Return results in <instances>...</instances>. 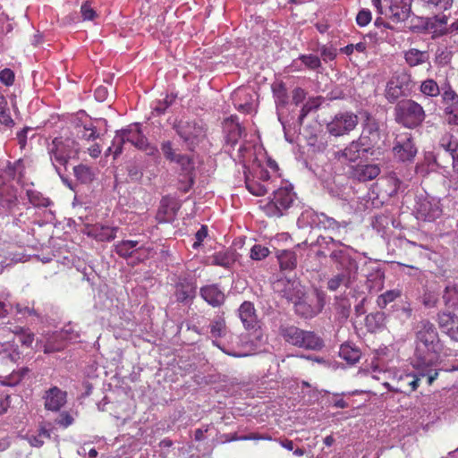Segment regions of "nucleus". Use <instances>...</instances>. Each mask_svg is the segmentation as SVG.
<instances>
[{
    "label": "nucleus",
    "instance_id": "nucleus-1",
    "mask_svg": "<svg viewBox=\"0 0 458 458\" xmlns=\"http://www.w3.org/2000/svg\"><path fill=\"white\" fill-rule=\"evenodd\" d=\"M417 356L419 365L425 368L435 365L439 359L442 344L435 326L425 321L417 332Z\"/></svg>",
    "mask_w": 458,
    "mask_h": 458
},
{
    "label": "nucleus",
    "instance_id": "nucleus-2",
    "mask_svg": "<svg viewBox=\"0 0 458 458\" xmlns=\"http://www.w3.org/2000/svg\"><path fill=\"white\" fill-rule=\"evenodd\" d=\"M22 168L21 160L0 170V215L12 216L18 209L20 200L18 189L13 184L16 171Z\"/></svg>",
    "mask_w": 458,
    "mask_h": 458
},
{
    "label": "nucleus",
    "instance_id": "nucleus-3",
    "mask_svg": "<svg viewBox=\"0 0 458 458\" xmlns=\"http://www.w3.org/2000/svg\"><path fill=\"white\" fill-rule=\"evenodd\" d=\"M129 142L139 149L146 151L148 155H153L157 151V148L151 146L148 142V139L141 132L138 123L130 125L127 129L117 132L113 140L112 146L108 148V151H113L114 157L123 151V145Z\"/></svg>",
    "mask_w": 458,
    "mask_h": 458
},
{
    "label": "nucleus",
    "instance_id": "nucleus-4",
    "mask_svg": "<svg viewBox=\"0 0 458 458\" xmlns=\"http://www.w3.org/2000/svg\"><path fill=\"white\" fill-rule=\"evenodd\" d=\"M284 340L294 346L307 350H319L323 340L312 331H305L295 326H282L279 329Z\"/></svg>",
    "mask_w": 458,
    "mask_h": 458
},
{
    "label": "nucleus",
    "instance_id": "nucleus-5",
    "mask_svg": "<svg viewBox=\"0 0 458 458\" xmlns=\"http://www.w3.org/2000/svg\"><path fill=\"white\" fill-rule=\"evenodd\" d=\"M77 143L70 138L55 137L48 144L47 151L52 165L58 174H61L60 167H66L69 160L78 153Z\"/></svg>",
    "mask_w": 458,
    "mask_h": 458
},
{
    "label": "nucleus",
    "instance_id": "nucleus-6",
    "mask_svg": "<svg viewBox=\"0 0 458 458\" xmlns=\"http://www.w3.org/2000/svg\"><path fill=\"white\" fill-rule=\"evenodd\" d=\"M174 129L190 151H194L206 138L207 128L202 121L181 119L174 123Z\"/></svg>",
    "mask_w": 458,
    "mask_h": 458
},
{
    "label": "nucleus",
    "instance_id": "nucleus-7",
    "mask_svg": "<svg viewBox=\"0 0 458 458\" xmlns=\"http://www.w3.org/2000/svg\"><path fill=\"white\" fill-rule=\"evenodd\" d=\"M395 121L407 128L419 126L425 119L423 107L412 99H403L394 107Z\"/></svg>",
    "mask_w": 458,
    "mask_h": 458
},
{
    "label": "nucleus",
    "instance_id": "nucleus-8",
    "mask_svg": "<svg viewBox=\"0 0 458 458\" xmlns=\"http://www.w3.org/2000/svg\"><path fill=\"white\" fill-rule=\"evenodd\" d=\"M411 0H373L377 11L394 22L409 17Z\"/></svg>",
    "mask_w": 458,
    "mask_h": 458
},
{
    "label": "nucleus",
    "instance_id": "nucleus-9",
    "mask_svg": "<svg viewBox=\"0 0 458 458\" xmlns=\"http://www.w3.org/2000/svg\"><path fill=\"white\" fill-rule=\"evenodd\" d=\"M293 186L288 184L273 191V199L267 204L265 209L270 216H281L284 210L288 209L293 200L294 192Z\"/></svg>",
    "mask_w": 458,
    "mask_h": 458
},
{
    "label": "nucleus",
    "instance_id": "nucleus-10",
    "mask_svg": "<svg viewBox=\"0 0 458 458\" xmlns=\"http://www.w3.org/2000/svg\"><path fill=\"white\" fill-rule=\"evenodd\" d=\"M393 154L400 162H412L417 148L412 134L408 131L400 132L396 135L393 147Z\"/></svg>",
    "mask_w": 458,
    "mask_h": 458
},
{
    "label": "nucleus",
    "instance_id": "nucleus-11",
    "mask_svg": "<svg viewBox=\"0 0 458 458\" xmlns=\"http://www.w3.org/2000/svg\"><path fill=\"white\" fill-rule=\"evenodd\" d=\"M425 376L424 373L417 375L412 372H399L394 375L393 384L386 382L384 386L392 392L410 394L418 388L420 377Z\"/></svg>",
    "mask_w": 458,
    "mask_h": 458
},
{
    "label": "nucleus",
    "instance_id": "nucleus-12",
    "mask_svg": "<svg viewBox=\"0 0 458 458\" xmlns=\"http://www.w3.org/2000/svg\"><path fill=\"white\" fill-rule=\"evenodd\" d=\"M369 152L363 138L352 140L344 149L334 153L335 159L341 163L356 162Z\"/></svg>",
    "mask_w": 458,
    "mask_h": 458
},
{
    "label": "nucleus",
    "instance_id": "nucleus-13",
    "mask_svg": "<svg viewBox=\"0 0 458 458\" xmlns=\"http://www.w3.org/2000/svg\"><path fill=\"white\" fill-rule=\"evenodd\" d=\"M358 123V116L352 113L337 114L327 124V131L334 136H342L352 131Z\"/></svg>",
    "mask_w": 458,
    "mask_h": 458
},
{
    "label": "nucleus",
    "instance_id": "nucleus-14",
    "mask_svg": "<svg viewBox=\"0 0 458 458\" xmlns=\"http://www.w3.org/2000/svg\"><path fill=\"white\" fill-rule=\"evenodd\" d=\"M442 208L438 200L420 199L416 207V217L425 222H433L442 216Z\"/></svg>",
    "mask_w": 458,
    "mask_h": 458
},
{
    "label": "nucleus",
    "instance_id": "nucleus-15",
    "mask_svg": "<svg viewBox=\"0 0 458 458\" xmlns=\"http://www.w3.org/2000/svg\"><path fill=\"white\" fill-rule=\"evenodd\" d=\"M437 322L444 334L458 342V316L449 310H441L437 315Z\"/></svg>",
    "mask_w": 458,
    "mask_h": 458
},
{
    "label": "nucleus",
    "instance_id": "nucleus-16",
    "mask_svg": "<svg viewBox=\"0 0 458 458\" xmlns=\"http://www.w3.org/2000/svg\"><path fill=\"white\" fill-rule=\"evenodd\" d=\"M380 171V167L375 164H358L350 166L348 177L352 181L366 182L377 178Z\"/></svg>",
    "mask_w": 458,
    "mask_h": 458
},
{
    "label": "nucleus",
    "instance_id": "nucleus-17",
    "mask_svg": "<svg viewBox=\"0 0 458 458\" xmlns=\"http://www.w3.org/2000/svg\"><path fill=\"white\" fill-rule=\"evenodd\" d=\"M199 295L206 302L214 308L222 306L225 301V294L217 284L201 286Z\"/></svg>",
    "mask_w": 458,
    "mask_h": 458
},
{
    "label": "nucleus",
    "instance_id": "nucleus-18",
    "mask_svg": "<svg viewBox=\"0 0 458 458\" xmlns=\"http://www.w3.org/2000/svg\"><path fill=\"white\" fill-rule=\"evenodd\" d=\"M43 398L47 410L58 411L66 403L67 393L57 386H53L46 391Z\"/></svg>",
    "mask_w": 458,
    "mask_h": 458
},
{
    "label": "nucleus",
    "instance_id": "nucleus-19",
    "mask_svg": "<svg viewBox=\"0 0 458 458\" xmlns=\"http://www.w3.org/2000/svg\"><path fill=\"white\" fill-rule=\"evenodd\" d=\"M173 162L176 163L187 177L188 182L180 186L182 192H188L194 184V162L191 157L180 154Z\"/></svg>",
    "mask_w": 458,
    "mask_h": 458
},
{
    "label": "nucleus",
    "instance_id": "nucleus-20",
    "mask_svg": "<svg viewBox=\"0 0 458 458\" xmlns=\"http://www.w3.org/2000/svg\"><path fill=\"white\" fill-rule=\"evenodd\" d=\"M197 284L191 279L180 277L175 284L174 295L178 302L193 300L196 296Z\"/></svg>",
    "mask_w": 458,
    "mask_h": 458
},
{
    "label": "nucleus",
    "instance_id": "nucleus-21",
    "mask_svg": "<svg viewBox=\"0 0 458 458\" xmlns=\"http://www.w3.org/2000/svg\"><path fill=\"white\" fill-rule=\"evenodd\" d=\"M239 318L246 329H253L258 324V316L251 301H243L238 309Z\"/></svg>",
    "mask_w": 458,
    "mask_h": 458
},
{
    "label": "nucleus",
    "instance_id": "nucleus-22",
    "mask_svg": "<svg viewBox=\"0 0 458 458\" xmlns=\"http://www.w3.org/2000/svg\"><path fill=\"white\" fill-rule=\"evenodd\" d=\"M236 261V253L233 250H225L215 252L208 257L207 265L218 266L224 268H230Z\"/></svg>",
    "mask_w": 458,
    "mask_h": 458
},
{
    "label": "nucleus",
    "instance_id": "nucleus-23",
    "mask_svg": "<svg viewBox=\"0 0 458 458\" xmlns=\"http://www.w3.org/2000/svg\"><path fill=\"white\" fill-rule=\"evenodd\" d=\"M405 76H396L393 77L386 84V98L390 103L395 102L400 97L404 95L405 85L404 80Z\"/></svg>",
    "mask_w": 458,
    "mask_h": 458
},
{
    "label": "nucleus",
    "instance_id": "nucleus-24",
    "mask_svg": "<svg viewBox=\"0 0 458 458\" xmlns=\"http://www.w3.org/2000/svg\"><path fill=\"white\" fill-rule=\"evenodd\" d=\"M118 227H110L102 225H94L89 231V235L99 242H110L116 237Z\"/></svg>",
    "mask_w": 458,
    "mask_h": 458
},
{
    "label": "nucleus",
    "instance_id": "nucleus-25",
    "mask_svg": "<svg viewBox=\"0 0 458 458\" xmlns=\"http://www.w3.org/2000/svg\"><path fill=\"white\" fill-rule=\"evenodd\" d=\"M73 123L78 138L86 140H95L99 137L96 127L91 122L84 123L80 119H76Z\"/></svg>",
    "mask_w": 458,
    "mask_h": 458
},
{
    "label": "nucleus",
    "instance_id": "nucleus-26",
    "mask_svg": "<svg viewBox=\"0 0 458 458\" xmlns=\"http://www.w3.org/2000/svg\"><path fill=\"white\" fill-rule=\"evenodd\" d=\"M140 242L135 240H123L114 245L115 253L123 259L133 257L134 253L143 249L139 246Z\"/></svg>",
    "mask_w": 458,
    "mask_h": 458
},
{
    "label": "nucleus",
    "instance_id": "nucleus-27",
    "mask_svg": "<svg viewBox=\"0 0 458 458\" xmlns=\"http://www.w3.org/2000/svg\"><path fill=\"white\" fill-rule=\"evenodd\" d=\"M21 353L14 340L0 344V360L2 362H6L7 360L16 362L21 359Z\"/></svg>",
    "mask_w": 458,
    "mask_h": 458
},
{
    "label": "nucleus",
    "instance_id": "nucleus-28",
    "mask_svg": "<svg viewBox=\"0 0 458 458\" xmlns=\"http://www.w3.org/2000/svg\"><path fill=\"white\" fill-rule=\"evenodd\" d=\"M271 88L277 110L286 107L289 96L285 84L283 81L275 82Z\"/></svg>",
    "mask_w": 458,
    "mask_h": 458
},
{
    "label": "nucleus",
    "instance_id": "nucleus-29",
    "mask_svg": "<svg viewBox=\"0 0 458 458\" xmlns=\"http://www.w3.org/2000/svg\"><path fill=\"white\" fill-rule=\"evenodd\" d=\"M442 299L447 310H458V286L456 284L446 285Z\"/></svg>",
    "mask_w": 458,
    "mask_h": 458
},
{
    "label": "nucleus",
    "instance_id": "nucleus-30",
    "mask_svg": "<svg viewBox=\"0 0 458 458\" xmlns=\"http://www.w3.org/2000/svg\"><path fill=\"white\" fill-rule=\"evenodd\" d=\"M276 257L282 270H293L297 266V257L293 250H279Z\"/></svg>",
    "mask_w": 458,
    "mask_h": 458
},
{
    "label": "nucleus",
    "instance_id": "nucleus-31",
    "mask_svg": "<svg viewBox=\"0 0 458 458\" xmlns=\"http://www.w3.org/2000/svg\"><path fill=\"white\" fill-rule=\"evenodd\" d=\"M245 175V185L247 190L255 196H264L267 194L268 191H270L272 188L270 187V182H267V184H263L259 181H256L254 179H250V176L247 174V172L244 171Z\"/></svg>",
    "mask_w": 458,
    "mask_h": 458
},
{
    "label": "nucleus",
    "instance_id": "nucleus-32",
    "mask_svg": "<svg viewBox=\"0 0 458 458\" xmlns=\"http://www.w3.org/2000/svg\"><path fill=\"white\" fill-rule=\"evenodd\" d=\"M404 58L410 66H417L428 62V54L426 51L411 48L405 52Z\"/></svg>",
    "mask_w": 458,
    "mask_h": 458
},
{
    "label": "nucleus",
    "instance_id": "nucleus-33",
    "mask_svg": "<svg viewBox=\"0 0 458 458\" xmlns=\"http://www.w3.org/2000/svg\"><path fill=\"white\" fill-rule=\"evenodd\" d=\"M360 351L350 345L349 344H342L339 351V356L346 360L349 364H355L360 359Z\"/></svg>",
    "mask_w": 458,
    "mask_h": 458
},
{
    "label": "nucleus",
    "instance_id": "nucleus-34",
    "mask_svg": "<svg viewBox=\"0 0 458 458\" xmlns=\"http://www.w3.org/2000/svg\"><path fill=\"white\" fill-rule=\"evenodd\" d=\"M209 330L211 337L215 339L225 336L227 332L225 318L223 316L215 317L209 324Z\"/></svg>",
    "mask_w": 458,
    "mask_h": 458
},
{
    "label": "nucleus",
    "instance_id": "nucleus-35",
    "mask_svg": "<svg viewBox=\"0 0 458 458\" xmlns=\"http://www.w3.org/2000/svg\"><path fill=\"white\" fill-rule=\"evenodd\" d=\"M28 199L35 208H47L52 204L49 198L45 197L41 192L36 190H27Z\"/></svg>",
    "mask_w": 458,
    "mask_h": 458
},
{
    "label": "nucleus",
    "instance_id": "nucleus-36",
    "mask_svg": "<svg viewBox=\"0 0 458 458\" xmlns=\"http://www.w3.org/2000/svg\"><path fill=\"white\" fill-rule=\"evenodd\" d=\"M386 316L382 311L369 313L366 316V326L371 330H377L383 327L386 324Z\"/></svg>",
    "mask_w": 458,
    "mask_h": 458
},
{
    "label": "nucleus",
    "instance_id": "nucleus-37",
    "mask_svg": "<svg viewBox=\"0 0 458 458\" xmlns=\"http://www.w3.org/2000/svg\"><path fill=\"white\" fill-rule=\"evenodd\" d=\"M321 104H322L321 97L309 98L301 109V113H300V115L298 118L300 124H301L303 123V120L305 119V117L311 111L317 110L320 106Z\"/></svg>",
    "mask_w": 458,
    "mask_h": 458
},
{
    "label": "nucleus",
    "instance_id": "nucleus-38",
    "mask_svg": "<svg viewBox=\"0 0 458 458\" xmlns=\"http://www.w3.org/2000/svg\"><path fill=\"white\" fill-rule=\"evenodd\" d=\"M317 224L319 228L329 231H338L340 224L335 218L328 216L325 213L316 215Z\"/></svg>",
    "mask_w": 458,
    "mask_h": 458
},
{
    "label": "nucleus",
    "instance_id": "nucleus-39",
    "mask_svg": "<svg viewBox=\"0 0 458 458\" xmlns=\"http://www.w3.org/2000/svg\"><path fill=\"white\" fill-rule=\"evenodd\" d=\"M76 179L81 183L91 182L94 179V173L91 168L85 165H79L73 167Z\"/></svg>",
    "mask_w": 458,
    "mask_h": 458
},
{
    "label": "nucleus",
    "instance_id": "nucleus-40",
    "mask_svg": "<svg viewBox=\"0 0 458 458\" xmlns=\"http://www.w3.org/2000/svg\"><path fill=\"white\" fill-rule=\"evenodd\" d=\"M242 97L245 98H247V97H249V98H250L249 94L246 92V89H237L233 92V95L234 106L239 111H242L243 113H250L252 110V103L251 102H250V101H248V99H246L245 103H243V104L237 103V99L238 98L240 99Z\"/></svg>",
    "mask_w": 458,
    "mask_h": 458
},
{
    "label": "nucleus",
    "instance_id": "nucleus-41",
    "mask_svg": "<svg viewBox=\"0 0 458 458\" xmlns=\"http://www.w3.org/2000/svg\"><path fill=\"white\" fill-rule=\"evenodd\" d=\"M439 146L452 156L458 151V140L452 134L445 133L441 137Z\"/></svg>",
    "mask_w": 458,
    "mask_h": 458
},
{
    "label": "nucleus",
    "instance_id": "nucleus-42",
    "mask_svg": "<svg viewBox=\"0 0 458 458\" xmlns=\"http://www.w3.org/2000/svg\"><path fill=\"white\" fill-rule=\"evenodd\" d=\"M0 123L7 127L14 125V121L10 114L7 100L4 96H0Z\"/></svg>",
    "mask_w": 458,
    "mask_h": 458
},
{
    "label": "nucleus",
    "instance_id": "nucleus-43",
    "mask_svg": "<svg viewBox=\"0 0 458 458\" xmlns=\"http://www.w3.org/2000/svg\"><path fill=\"white\" fill-rule=\"evenodd\" d=\"M401 296V291L397 289L389 290L377 297V303L381 309H385L389 303Z\"/></svg>",
    "mask_w": 458,
    "mask_h": 458
},
{
    "label": "nucleus",
    "instance_id": "nucleus-44",
    "mask_svg": "<svg viewBox=\"0 0 458 458\" xmlns=\"http://www.w3.org/2000/svg\"><path fill=\"white\" fill-rule=\"evenodd\" d=\"M420 89L423 95L428 97H437L440 94L438 84L432 79L422 81Z\"/></svg>",
    "mask_w": 458,
    "mask_h": 458
},
{
    "label": "nucleus",
    "instance_id": "nucleus-45",
    "mask_svg": "<svg viewBox=\"0 0 458 458\" xmlns=\"http://www.w3.org/2000/svg\"><path fill=\"white\" fill-rule=\"evenodd\" d=\"M348 284L349 276L345 272H342L328 280L327 289L330 291H336L341 285L347 286Z\"/></svg>",
    "mask_w": 458,
    "mask_h": 458
},
{
    "label": "nucleus",
    "instance_id": "nucleus-46",
    "mask_svg": "<svg viewBox=\"0 0 458 458\" xmlns=\"http://www.w3.org/2000/svg\"><path fill=\"white\" fill-rule=\"evenodd\" d=\"M29 372V369L27 368H22L19 370H13L9 376H7L4 380V384L6 386H14L18 385L24 376Z\"/></svg>",
    "mask_w": 458,
    "mask_h": 458
},
{
    "label": "nucleus",
    "instance_id": "nucleus-47",
    "mask_svg": "<svg viewBox=\"0 0 458 458\" xmlns=\"http://www.w3.org/2000/svg\"><path fill=\"white\" fill-rule=\"evenodd\" d=\"M428 8H434L436 11H446L453 5V0H421Z\"/></svg>",
    "mask_w": 458,
    "mask_h": 458
},
{
    "label": "nucleus",
    "instance_id": "nucleus-48",
    "mask_svg": "<svg viewBox=\"0 0 458 458\" xmlns=\"http://www.w3.org/2000/svg\"><path fill=\"white\" fill-rule=\"evenodd\" d=\"M176 98V96L171 94L166 95L163 100H159L157 105L154 106V111L158 114H165V110L173 105Z\"/></svg>",
    "mask_w": 458,
    "mask_h": 458
},
{
    "label": "nucleus",
    "instance_id": "nucleus-49",
    "mask_svg": "<svg viewBox=\"0 0 458 458\" xmlns=\"http://www.w3.org/2000/svg\"><path fill=\"white\" fill-rule=\"evenodd\" d=\"M161 150L165 158L173 162L180 154H176L173 148V143L170 140H165L161 143Z\"/></svg>",
    "mask_w": 458,
    "mask_h": 458
},
{
    "label": "nucleus",
    "instance_id": "nucleus-50",
    "mask_svg": "<svg viewBox=\"0 0 458 458\" xmlns=\"http://www.w3.org/2000/svg\"><path fill=\"white\" fill-rule=\"evenodd\" d=\"M244 129L239 124H232V129H230L227 135V141L232 144V146L235 145L238 140L242 136Z\"/></svg>",
    "mask_w": 458,
    "mask_h": 458
},
{
    "label": "nucleus",
    "instance_id": "nucleus-51",
    "mask_svg": "<svg viewBox=\"0 0 458 458\" xmlns=\"http://www.w3.org/2000/svg\"><path fill=\"white\" fill-rule=\"evenodd\" d=\"M269 254L267 247L260 244H255L250 250V258L254 260H262Z\"/></svg>",
    "mask_w": 458,
    "mask_h": 458
},
{
    "label": "nucleus",
    "instance_id": "nucleus-52",
    "mask_svg": "<svg viewBox=\"0 0 458 458\" xmlns=\"http://www.w3.org/2000/svg\"><path fill=\"white\" fill-rule=\"evenodd\" d=\"M81 16L84 21H93L97 17L96 11L91 6L89 0L85 1L81 6Z\"/></svg>",
    "mask_w": 458,
    "mask_h": 458
},
{
    "label": "nucleus",
    "instance_id": "nucleus-53",
    "mask_svg": "<svg viewBox=\"0 0 458 458\" xmlns=\"http://www.w3.org/2000/svg\"><path fill=\"white\" fill-rule=\"evenodd\" d=\"M300 60L310 69L315 70L321 64L320 59L314 55H302Z\"/></svg>",
    "mask_w": 458,
    "mask_h": 458
},
{
    "label": "nucleus",
    "instance_id": "nucleus-54",
    "mask_svg": "<svg viewBox=\"0 0 458 458\" xmlns=\"http://www.w3.org/2000/svg\"><path fill=\"white\" fill-rule=\"evenodd\" d=\"M15 74L13 70L5 68L0 72V81L9 87L14 82Z\"/></svg>",
    "mask_w": 458,
    "mask_h": 458
},
{
    "label": "nucleus",
    "instance_id": "nucleus-55",
    "mask_svg": "<svg viewBox=\"0 0 458 458\" xmlns=\"http://www.w3.org/2000/svg\"><path fill=\"white\" fill-rule=\"evenodd\" d=\"M371 12L368 9H362L356 16V22L359 26L364 27L371 21Z\"/></svg>",
    "mask_w": 458,
    "mask_h": 458
},
{
    "label": "nucleus",
    "instance_id": "nucleus-56",
    "mask_svg": "<svg viewBox=\"0 0 458 458\" xmlns=\"http://www.w3.org/2000/svg\"><path fill=\"white\" fill-rule=\"evenodd\" d=\"M330 259L342 267L348 260V256L344 250L337 249L332 250Z\"/></svg>",
    "mask_w": 458,
    "mask_h": 458
},
{
    "label": "nucleus",
    "instance_id": "nucleus-57",
    "mask_svg": "<svg viewBox=\"0 0 458 458\" xmlns=\"http://www.w3.org/2000/svg\"><path fill=\"white\" fill-rule=\"evenodd\" d=\"M174 213L168 214V208L161 206L157 213V220L158 223H168L174 218Z\"/></svg>",
    "mask_w": 458,
    "mask_h": 458
},
{
    "label": "nucleus",
    "instance_id": "nucleus-58",
    "mask_svg": "<svg viewBox=\"0 0 458 458\" xmlns=\"http://www.w3.org/2000/svg\"><path fill=\"white\" fill-rule=\"evenodd\" d=\"M17 339L22 345L30 347L34 341V335L28 328H25V330L17 336Z\"/></svg>",
    "mask_w": 458,
    "mask_h": 458
},
{
    "label": "nucleus",
    "instance_id": "nucleus-59",
    "mask_svg": "<svg viewBox=\"0 0 458 458\" xmlns=\"http://www.w3.org/2000/svg\"><path fill=\"white\" fill-rule=\"evenodd\" d=\"M208 226L201 225V227L195 233L196 241L192 243L193 249H198L202 244V242L208 236Z\"/></svg>",
    "mask_w": 458,
    "mask_h": 458
},
{
    "label": "nucleus",
    "instance_id": "nucleus-60",
    "mask_svg": "<svg viewBox=\"0 0 458 458\" xmlns=\"http://www.w3.org/2000/svg\"><path fill=\"white\" fill-rule=\"evenodd\" d=\"M41 437H49L50 435L46 429H41L38 436H31L29 438V442L32 446L40 447L43 445L44 441L41 439Z\"/></svg>",
    "mask_w": 458,
    "mask_h": 458
},
{
    "label": "nucleus",
    "instance_id": "nucleus-61",
    "mask_svg": "<svg viewBox=\"0 0 458 458\" xmlns=\"http://www.w3.org/2000/svg\"><path fill=\"white\" fill-rule=\"evenodd\" d=\"M317 243L320 246H328L329 244H332L335 247L342 246L343 243L340 241H336L333 239L332 237H325V236H318L317 239Z\"/></svg>",
    "mask_w": 458,
    "mask_h": 458
},
{
    "label": "nucleus",
    "instance_id": "nucleus-62",
    "mask_svg": "<svg viewBox=\"0 0 458 458\" xmlns=\"http://www.w3.org/2000/svg\"><path fill=\"white\" fill-rule=\"evenodd\" d=\"M445 114L448 115L447 121L449 123L458 124V107L457 106H447L445 108Z\"/></svg>",
    "mask_w": 458,
    "mask_h": 458
},
{
    "label": "nucleus",
    "instance_id": "nucleus-63",
    "mask_svg": "<svg viewBox=\"0 0 458 458\" xmlns=\"http://www.w3.org/2000/svg\"><path fill=\"white\" fill-rule=\"evenodd\" d=\"M305 98H306V92L303 89L298 87L293 90L292 98H293V102L296 106L301 104L305 99Z\"/></svg>",
    "mask_w": 458,
    "mask_h": 458
},
{
    "label": "nucleus",
    "instance_id": "nucleus-64",
    "mask_svg": "<svg viewBox=\"0 0 458 458\" xmlns=\"http://www.w3.org/2000/svg\"><path fill=\"white\" fill-rule=\"evenodd\" d=\"M295 307L297 313L301 314L306 318L313 316V310L305 302H299L295 305Z\"/></svg>",
    "mask_w": 458,
    "mask_h": 458
}]
</instances>
